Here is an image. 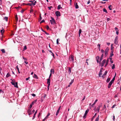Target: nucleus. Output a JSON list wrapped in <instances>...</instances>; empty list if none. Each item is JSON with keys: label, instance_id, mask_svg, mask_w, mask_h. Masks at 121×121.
I'll use <instances>...</instances> for the list:
<instances>
[{"label": "nucleus", "instance_id": "obj_4", "mask_svg": "<svg viewBox=\"0 0 121 121\" xmlns=\"http://www.w3.org/2000/svg\"><path fill=\"white\" fill-rule=\"evenodd\" d=\"M55 14L57 17H58L59 16H60V12L58 11H57L55 12Z\"/></svg>", "mask_w": 121, "mask_h": 121}, {"label": "nucleus", "instance_id": "obj_41", "mask_svg": "<svg viewBox=\"0 0 121 121\" xmlns=\"http://www.w3.org/2000/svg\"><path fill=\"white\" fill-rule=\"evenodd\" d=\"M30 109L28 108V109L27 111V112L29 113V112H31Z\"/></svg>", "mask_w": 121, "mask_h": 121}, {"label": "nucleus", "instance_id": "obj_64", "mask_svg": "<svg viewBox=\"0 0 121 121\" xmlns=\"http://www.w3.org/2000/svg\"><path fill=\"white\" fill-rule=\"evenodd\" d=\"M107 44L108 45H109L110 44V43H107Z\"/></svg>", "mask_w": 121, "mask_h": 121}, {"label": "nucleus", "instance_id": "obj_56", "mask_svg": "<svg viewBox=\"0 0 121 121\" xmlns=\"http://www.w3.org/2000/svg\"><path fill=\"white\" fill-rule=\"evenodd\" d=\"M43 32H45V33L46 34H47V35H49V34L48 33H47V32H46V31H43Z\"/></svg>", "mask_w": 121, "mask_h": 121}, {"label": "nucleus", "instance_id": "obj_21", "mask_svg": "<svg viewBox=\"0 0 121 121\" xmlns=\"http://www.w3.org/2000/svg\"><path fill=\"white\" fill-rule=\"evenodd\" d=\"M51 73H54V69H52L50 71Z\"/></svg>", "mask_w": 121, "mask_h": 121}, {"label": "nucleus", "instance_id": "obj_35", "mask_svg": "<svg viewBox=\"0 0 121 121\" xmlns=\"http://www.w3.org/2000/svg\"><path fill=\"white\" fill-rule=\"evenodd\" d=\"M98 101V100L97 99H96L95 101L94 102V103L92 104V105H94L96 103V102L97 101Z\"/></svg>", "mask_w": 121, "mask_h": 121}, {"label": "nucleus", "instance_id": "obj_13", "mask_svg": "<svg viewBox=\"0 0 121 121\" xmlns=\"http://www.w3.org/2000/svg\"><path fill=\"white\" fill-rule=\"evenodd\" d=\"M102 71L101 69H100V71L99 72V77H101V75L102 74Z\"/></svg>", "mask_w": 121, "mask_h": 121}, {"label": "nucleus", "instance_id": "obj_2", "mask_svg": "<svg viewBox=\"0 0 121 121\" xmlns=\"http://www.w3.org/2000/svg\"><path fill=\"white\" fill-rule=\"evenodd\" d=\"M89 109H88L86 111L85 114L83 117V118H84V119H85V118L86 116V115L87 114L88 112L89 111Z\"/></svg>", "mask_w": 121, "mask_h": 121}, {"label": "nucleus", "instance_id": "obj_52", "mask_svg": "<svg viewBox=\"0 0 121 121\" xmlns=\"http://www.w3.org/2000/svg\"><path fill=\"white\" fill-rule=\"evenodd\" d=\"M99 56H97L96 57V59H99Z\"/></svg>", "mask_w": 121, "mask_h": 121}, {"label": "nucleus", "instance_id": "obj_5", "mask_svg": "<svg viewBox=\"0 0 121 121\" xmlns=\"http://www.w3.org/2000/svg\"><path fill=\"white\" fill-rule=\"evenodd\" d=\"M69 59L70 61L73 62L74 60L73 56H71L69 57Z\"/></svg>", "mask_w": 121, "mask_h": 121}, {"label": "nucleus", "instance_id": "obj_33", "mask_svg": "<svg viewBox=\"0 0 121 121\" xmlns=\"http://www.w3.org/2000/svg\"><path fill=\"white\" fill-rule=\"evenodd\" d=\"M8 17H4V19H5L6 21H7L8 20Z\"/></svg>", "mask_w": 121, "mask_h": 121}, {"label": "nucleus", "instance_id": "obj_3", "mask_svg": "<svg viewBox=\"0 0 121 121\" xmlns=\"http://www.w3.org/2000/svg\"><path fill=\"white\" fill-rule=\"evenodd\" d=\"M106 60L104 59L103 60V61L102 62V63H99L100 64V66L101 67H102L104 66V65L105 64V63L106 62Z\"/></svg>", "mask_w": 121, "mask_h": 121}, {"label": "nucleus", "instance_id": "obj_59", "mask_svg": "<svg viewBox=\"0 0 121 121\" xmlns=\"http://www.w3.org/2000/svg\"><path fill=\"white\" fill-rule=\"evenodd\" d=\"M36 3V1H35L34 2V3H33V4L34 5H35V4Z\"/></svg>", "mask_w": 121, "mask_h": 121}, {"label": "nucleus", "instance_id": "obj_36", "mask_svg": "<svg viewBox=\"0 0 121 121\" xmlns=\"http://www.w3.org/2000/svg\"><path fill=\"white\" fill-rule=\"evenodd\" d=\"M74 81V80H73H73H71V82L70 83H69V84L70 85H71L72 84V83Z\"/></svg>", "mask_w": 121, "mask_h": 121}, {"label": "nucleus", "instance_id": "obj_37", "mask_svg": "<svg viewBox=\"0 0 121 121\" xmlns=\"http://www.w3.org/2000/svg\"><path fill=\"white\" fill-rule=\"evenodd\" d=\"M103 11L104 12H105L106 13H108V12H107V10L105 9H103Z\"/></svg>", "mask_w": 121, "mask_h": 121}, {"label": "nucleus", "instance_id": "obj_39", "mask_svg": "<svg viewBox=\"0 0 121 121\" xmlns=\"http://www.w3.org/2000/svg\"><path fill=\"white\" fill-rule=\"evenodd\" d=\"M110 59L111 62L112 63H113V60H112V58H110Z\"/></svg>", "mask_w": 121, "mask_h": 121}, {"label": "nucleus", "instance_id": "obj_60", "mask_svg": "<svg viewBox=\"0 0 121 121\" xmlns=\"http://www.w3.org/2000/svg\"><path fill=\"white\" fill-rule=\"evenodd\" d=\"M98 46L99 47V48H100V44H98Z\"/></svg>", "mask_w": 121, "mask_h": 121}, {"label": "nucleus", "instance_id": "obj_14", "mask_svg": "<svg viewBox=\"0 0 121 121\" xmlns=\"http://www.w3.org/2000/svg\"><path fill=\"white\" fill-rule=\"evenodd\" d=\"M108 61H109V60L108 59L106 61V64H105V67H106V66L108 65Z\"/></svg>", "mask_w": 121, "mask_h": 121}, {"label": "nucleus", "instance_id": "obj_11", "mask_svg": "<svg viewBox=\"0 0 121 121\" xmlns=\"http://www.w3.org/2000/svg\"><path fill=\"white\" fill-rule=\"evenodd\" d=\"M103 54H102L101 55L100 58V61H99V63H101V61L103 59Z\"/></svg>", "mask_w": 121, "mask_h": 121}, {"label": "nucleus", "instance_id": "obj_43", "mask_svg": "<svg viewBox=\"0 0 121 121\" xmlns=\"http://www.w3.org/2000/svg\"><path fill=\"white\" fill-rule=\"evenodd\" d=\"M112 52V53L110 54V57H112V56H113V52Z\"/></svg>", "mask_w": 121, "mask_h": 121}, {"label": "nucleus", "instance_id": "obj_58", "mask_svg": "<svg viewBox=\"0 0 121 121\" xmlns=\"http://www.w3.org/2000/svg\"><path fill=\"white\" fill-rule=\"evenodd\" d=\"M30 78V77H28V78H26V81L28 80L29 79V78Z\"/></svg>", "mask_w": 121, "mask_h": 121}, {"label": "nucleus", "instance_id": "obj_32", "mask_svg": "<svg viewBox=\"0 0 121 121\" xmlns=\"http://www.w3.org/2000/svg\"><path fill=\"white\" fill-rule=\"evenodd\" d=\"M27 47L26 46H25L23 48V51H24L25 50H26L27 49Z\"/></svg>", "mask_w": 121, "mask_h": 121}, {"label": "nucleus", "instance_id": "obj_44", "mask_svg": "<svg viewBox=\"0 0 121 121\" xmlns=\"http://www.w3.org/2000/svg\"><path fill=\"white\" fill-rule=\"evenodd\" d=\"M60 9V5H59L58 6V9Z\"/></svg>", "mask_w": 121, "mask_h": 121}, {"label": "nucleus", "instance_id": "obj_8", "mask_svg": "<svg viewBox=\"0 0 121 121\" xmlns=\"http://www.w3.org/2000/svg\"><path fill=\"white\" fill-rule=\"evenodd\" d=\"M107 71H106L103 74V75L102 76V77L103 78H105V77L104 76L105 75H106L107 74Z\"/></svg>", "mask_w": 121, "mask_h": 121}, {"label": "nucleus", "instance_id": "obj_26", "mask_svg": "<svg viewBox=\"0 0 121 121\" xmlns=\"http://www.w3.org/2000/svg\"><path fill=\"white\" fill-rule=\"evenodd\" d=\"M4 29H3L2 30H0V32L1 33V34H2L4 33Z\"/></svg>", "mask_w": 121, "mask_h": 121}, {"label": "nucleus", "instance_id": "obj_53", "mask_svg": "<svg viewBox=\"0 0 121 121\" xmlns=\"http://www.w3.org/2000/svg\"><path fill=\"white\" fill-rule=\"evenodd\" d=\"M116 106V104H114L113 105L112 107V108H114Z\"/></svg>", "mask_w": 121, "mask_h": 121}, {"label": "nucleus", "instance_id": "obj_54", "mask_svg": "<svg viewBox=\"0 0 121 121\" xmlns=\"http://www.w3.org/2000/svg\"><path fill=\"white\" fill-rule=\"evenodd\" d=\"M52 8V6H51L50 7H48V8L49 9V10H51V8Z\"/></svg>", "mask_w": 121, "mask_h": 121}, {"label": "nucleus", "instance_id": "obj_29", "mask_svg": "<svg viewBox=\"0 0 121 121\" xmlns=\"http://www.w3.org/2000/svg\"><path fill=\"white\" fill-rule=\"evenodd\" d=\"M16 68L17 69V70L18 71V72L19 73H20V72L19 71V69L18 68V65H17V66H16Z\"/></svg>", "mask_w": 121, "mask_h": 121}, {"label": "nucleus", "instance_id": "obj_42", "mask_svg": "<svg viewBox=\"0 0 121 121\" xmlns=\"http://www.w3.org/2000/svg\"><path fill=\"white\" fill-rule=\"evenodd\" d=\"M45 22V20L43 19V20H42L41 21L40 23V24H41L43 22Z\"/></svg>", "mask_w": 121, "mask_h": 121}, {"label": "nucleus", "instance_id": "obj_38", "mask_svg": "<svg viewBox=\"0 0 121 121\" xmlns=\"http://www.w3.org/2000/svg\"><path fill=\"white\" fill-rule=\"evenodd\" d=\"M99 108H100V107H97V110L98 111V112H99Z\"/></svg>", "mask_w": 121, "mask_h": 121}, {"label": "nucleus", "instance_id": "obj_57", "mask_svg": "<svg viewBox=\"0 0 121 121\" xmlns=\"http://www.w3.org/2000/svg\"><path fill=\"white\" fill-rule=\"evenodd\" d=\"M35 115H36V114H34V115L33 116V118H32L33 119H34L35 118Z\"/></svg>", "mask_w": 121, "mask_h": 121}, {"label": "nucleus", "instance_id": "obj_25", "mask_svg": "<svg viewBox=\"0 0 121 121\" xmlns=\"http://www.w3.org/2000/svg\"><path fill=\"white\" fill-rule=\"evenodd\" d=\"M1 51L3 53H5V50L4 49H2L1 50Z\"/></svg>", "mask_w": 121, "mask_h": 121}, {"label": "nucleus", "instance_id": "obj_18", "mask_svg": "<svg viewBox=\"0 0 121 121\" xmlns=\"http://www.w3.org/2000/svg\"><path fill=\"white\" fill-rule=\"evenodd\" d=\"M71 71V69L70 67H69L68 68V72L69 74H70Z\"/></svg>", "mask_w": 121, "mask_h": 121}, {"label": "nucleus", "instance_id": "obj_19", "mask_svg": "<svg viewBox=\"0 0 121 121\" xmlns=\"http://www.w3.org/2000/svg\"><path fill=\"white\" fill-rule=\"evenodd\" d=\"M33 77L34 78H36L37 79H38V77L35 74H34Z\"/></svg>", "mask_w": 121, "mask_h": 121}, {"label": "nucleus", "instance_id": "obj_12", "mask_svg": "<svg viewBox=\"0 0 121 121\" xmlns=\"http://www.w3.org/2000/svg\"><path fill=\"white\" fill-rule=\"evenodd\" d=\"M15 87H16L17 88L18 87V86H17V82H15L14 83V85H13Z\"/></svg>", "mask_w": 121, "mask_h": 121}, {"label": "nucleus", "instance_id": "obj_27", "mask_svg": "<svg viewBox=\"0 0 121 121\" xmlns=\"http://www.w3.org/2000/svg\"><path fill=\"white\" fill-rule=\"evenodd\" d=\"M112 7L111 5H109L108 6V8L110 10H111L112 9Z\"/></svg>", "mask_w": 121, "mask_h": 121}, {"label": "nucleus", "instance_id": "obj_7", "mask_svg": "<svg viewBox=\"0 0 121 121\" xmlns=\"http://www.w3.org/2000/svg\"><path fill=\"white\" fill-rule=\"evenodd\" d=\"M113 83L111 81L109 83L108 86V88H110V87H111V86L112 84V83Z\"/></svg>", "mask_w": 121, "mask_h": 121}, {"label": "nucleus", "instance_id": "obj_23", "mask_svg": "<svg viewBox=\"0 0 121 121\" xmlns=\"http://www.w3.org/2000/svg\"><path fill=\"white\" fill-rule=\"evenodd\" d=\"M25 4L28 5H30L31 6H32L33 4V3H28L27 4Z\"/></svg>", "mask_w": 121, "mask_h": 121}, {"label": "nucleus", "instance_id": "obj_17", "mask_svg": "<svg viewBox=\"0 0 121 121\" xmlns=\"http://www.w3.org/2000/svg\"><path fill=\"white\" fill-rule=\"evenodd\" d=\"M37 101V100H35L33 101L32 102L31 104L32 105H34V103H35Z\"/></svg>", "mask_w": 121, "mask_h": 121}, {"label": "nucleus", "instance_id": "obj_20", "mask_svg": "<svg viewBox=\"0 0 121 121\" xmlns=\"http://www.w3.org/2000/svg\"><path fill=\"white\" fill-rule=\"evenodd\" d=\"M11 80H12V82H11V83L13 85H14V83L15 82V80H12L11 79Z\"/></svg>", "mask_w": 121, "mask_h": 121}, {"label": "nucleus", "instance_id": "obj_46", "mask_svg": "<svg viewBox=\"0 0 121 121\" xmlns=\"http://www.w3.org/2000/svg\"><path fill=\"white\" fill-rule=\"evenodd\" d=\"M32 106V105L31 104L30 105V106L28 108L30 109L31 108Z\"/></svg>", "mask_w": 121, "mask_h": 121}, {"label": "nucleus", "instance_id": "obj_50", "mask_svg": "<svg viewBox=\"0 0 121 121\" xmlns=\"http://www.w3.org/2000/svg\"><path fill=\"white\" fill-rule=\"evenodd\" d=\"M59 39H57L56 40V43L57 44H59V41H58V40Z\"/></svg>", "mask_w": 121, "mask_h": 121}, {"label": "nucleus", "instance_id": "obj_61", "mask_svg": "<svg viewBox=\"0 0 121 121\" xmlns=\"http://www.w3.org/2000/svg\"><path fill=\"white\" fill-rule=\"evenodd\" d=\"M46 95L45 94H44L43 95V97L44 98H45L46 97Z\"/></svg>", "mask_w": 121, "mask_h": 121}, {"label": "nucleus", "instance_id": "obj_15", "mask_svg": "<svg viewBox=\"0 0 121 121\" xmlns=\"http://www.w3.org/2000/svg\"><path fill=\"white\" fill-rule=\"evenodd\" d=\"M97 114V113H95V115L93 116L92 118L91 119V121H92L93 120L94 118L95 117Z\"/></svg>", "mask_w": 121, "mask_h": 121}, {"label": "nucleus", "instance_id": "obj_34", "mask_svg": "<svg viewBox=\"0 0 121 121\" xmlns=\"http://www.w3.org/2000/svg\"><path fill=\"white\" fill-rule=\"evenodd\" d=\"M115 77H114L112 79L111 81L112 82H113L115 80Z\"/></svg>", "mask_w": 121, "mask_h": 121}, {"label": "nucleus", "instance_id": "obj_49", "mask_svg": "<svg viewBox=\"0 0 121 121\" xmlns=\"http://www.w3.org/2000/svg\"><path fill=\"white\" fill-rule=\"evenodd\" d=\"M115 68V65L114 64H113V66L112 67V69H114Z\"/></svg>", "mask_w": 121, "mask_h": 121}, {"label": "nucleus", "instance_id": "obj_9", "mask_svg": "<svg viewBox=\"0 0 121 121\" xmlns=\"http://www.w3.org/2000/svg\"><path fill=\"white\" fill-rule=\"evenodd\" d=\"M50 78H49L48 79H47V83L48 84V86H50Z\"/></svg>", "mask_w": 121, "mask_h": 121}, {"label": "nucleus", "instance_id": "obj_16", "mask_svg": "<svg viewBox=\"0 0 121 121\" xmlns=\"http://www.w3.org/2000/svg\"><path fill=\"white\" fill-rule=\"evenodd\" d=\"M15 20H16V22H17L18 21V18L17 17V15H16L15 16Z\"/></svg>", "mask_w": 121, "mask_h": 121}, {"label": "nucleus", "instance_id": "obj_22", "mask_svg": "<svg viewBox=\"0 0 121 121\" xmlns=\"http://www.w3.org/2000/svg\"><path fill=\"white\" fill-rule=\"evenodd\" d=\"M75 8L76 9H78L79 8L78 6V5L77 3L75 5Z\"/></svg>", "mask_w": 121, "mask_h": 121}, {"label": "nucleus", "instance_id": "obj_45", "mask_svg": "<svg viewBox=\"0 0 121 121\" xmlns=\"http://www.w3.org/2000/svg\"><path fill=\"white\" fill-rule=\"evenodd\" d=\"M99 118L98 117H97L95 120V121H99Z\"/></svg>", "mask_w": 121, "mask_h": 121}, {"label": "nucleus", "instance_id": "obj_24", "mask_svg": "<svg viewBox=\"0 0 121 121\" xmlns=\"http://www.w3.org/2000/svg\"><path fill=\"white\" fill-rule=\"evenodd\" d=\"M110 78H108L106 80V82H108L110 81Z\"/></svg>", "mask_w": 121, "mask_h": 121}, {"label": "nucleus", "instance_id": "obj_47", "mask_svg": "<svg viewBox=\"0 0 121 121\" xmlns=\"http://www.w3.org/2000/svg\"><path fill=\"white\" fill-rule=\"evenodd\" d=\"M108 52H105V56H106L108 55Z\"/></svg>", "mask_w": 121, "mask_h": 121}, {"label": "nucleus", "instance_id": "obj_48", "mask_svg": "<svg viewBox=\"0 0 121 121\" xmlns=\"http://www.w3.org/2000/svg\"><path fill=\"white\" fill-rule=\"evenodd\" d=\"M46 28L47 30H48L49 29V26L48 25L46 26Z\"/></svg>", "mask_w": 121, "mask_h": 121}, {"label": "nucleus", "instance_id": "obj_55", "mask_svg": "<svg viewBox=\"0 0 121 121\" xmlns=\"http://www.w3.org/2000/svg\"><path fill=\"white\" fill-rule=\"evenodd\" d=\"M31 95L32 96L35 97L36 96V95L34 94H31Z\"/></svg>", "mask_w": 121, "mask_h": 121}, {"label": "nucleus", "instance_id": "obj_1", "mask_svg": "<svg viewBox=\"0 0 121 121\" xmlns=\"http://www.w3.org/2000/svg\"><path fill=\"white\" fill-rule=\"evenodd\" d=\"M51 18L52 20L50 21L51 23L52 24H54L56 23L55 20L53 17H51Z\"/></svg>", "mask_w": 121, "mask_h": 121}, {"label": "nucleus", "instance_id": "obj_40", "mask_svg": "<svg viewBox=\"0 0 121 121\" xmlns=\"http://www.w3.org/2000/svg\"><path fill=\"white\" fill-rule=\"evenodd\" d=\"M40 18H39V21H41L42 19V17L41 16V14L40 15Z\"/></svg>", "mask_w": 121, "mask_h": 121}, {"label": "nucleus", "instance_id": "obj_62", "mask_svg": "<svg viewBox=\"0 0 121 121\" xmlns=\"http://www.w3.org/2000/svg\"><path fill=\"white\" fill-rule=\"evenodd\" d=\"M101 52L103 53V52H104V51L103 49H101Z\"/></svg>", "mask_w": 121, "mask_h": 121}, {"label": "nucleus", "instance_id": "obj_51", "mask_svg": "<svg viewBox=\"0 0 121 121\" xmlns=\"http://www.w3.org/2000/svg\"><path fill=\"white\" fill-rule=\"evenodd\" d=\"M116 34L118 35L119 34L118 30H116Z\"/></svg>", "mask_w": 121, "mask_h": 121}, {"label": "nucleus", "instance_id": "obj_10", "mask_svg": "<svg viewBox=\"0 0 121 121\" xmlns=\"http://www.w3.org/2000/svg\"><path fill=\"white\" fill-rule=\"evenodd\" d=\"M60 106L58 109L57 111L56 112V115L57 116L59 113L60 110Z\"/></svg>", "mask_w": 121, "mask_h": 121}, {"label": "nucleus", "instance_id": "obj_6", "mask_svg": "<svg viewBox=\"0 0 121 121\" xmlns=\"http://www.w3.org/2000/svg\"><path fill=\"white\" fill-rule=\"evenodd\" d=\"M118 39V38L117 36L116 37L115 39L114 40V43L116 44H117L118 43V42L117 40Z\"/></svg>", "mask_w": 121, "mask_h": 121}, {"label": "nucleus", "instance_id": "obj_31", "mask_svg": "<svg viewBox=\"0 0 121 121\" xmlns=\"http://www.w3.org/2000/svg\"><path fill=\"white\" fill-rule=\"evenodd\" d=\"M10 75V74L9 73H7L6 75V77L7 78H8L9 77Z\"/></svg>", "mask_w": 121, "mask_h": 121}, {"label": "nucleus", "instance_id": "obj_30", "mask_svg": "<svg viewBox=\"0 0 121 121\" xmlns=\"http://www.w3.org/2000/svg\"><path fill=\"white\" fill-rule=\"evenodd\" d=\"M109 50V49L108 48H107L105 50V52H108V51Z\"/></svg>", "mask_w": 121, "mask_h": 121}, {"label": "nucleus", "instance_id": "obj_63", "mask_svg": "<svg viewBox=\"0 0 121 121\" xmlns=\"http://www.w3.org/2000/svg\"><path fill=\"white\" fill-rule=\"evenodd\" d=\"M24 10H21V12L22 13L24 11Z\"/></svg>", "mask_w": 121, "mask_h": 121}, {"label": "nucleus", "instance_id": "obj_28", "mask_svg": "<svg viewBox=\"0 0 121 121\" xmlns=\"http://www.w3.org/2000/svg\"><path fill=\"white\" fill-rule=\"evenodd\" d=\"M82 32V30L81 29H80L79 30V36H80V34Z\"/></svg>", "mask_w": 121, "mask_h": 121}]
</instances>
